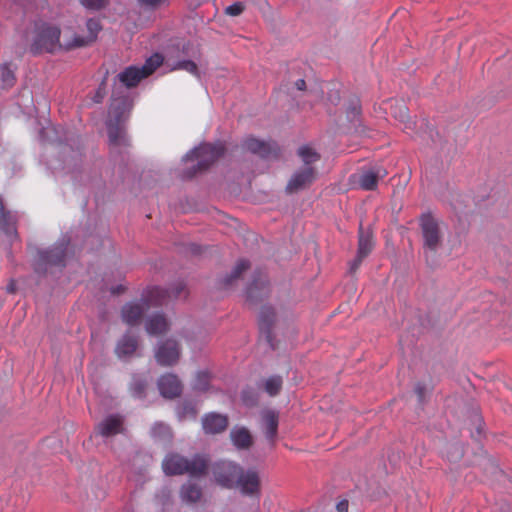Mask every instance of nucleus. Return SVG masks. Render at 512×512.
<instances>
[{
	"instance_id": "obj_1",
	"label": "nucleus",
	"mask_w": 512,
	"mask_h": 512,
	"mask_svg": "<svg viewBox=\"0 0 512 512\" xmlns=\"http://www.w3.org/2000/svg\"><path fill=\"white\" fill-rule=\"evenodd\" d=\"M216 481L223 487H238L242 493L253 495L258 493L260 480L254 470L243 471L233 462L223 461L216 465L214 470Z\"/></svg>"
},
{
	"instance_id": "obj_2",
	"label": "nucleus",
	"mask_w": 512,
	"mask_h": 512,
	"mask_svg": "<svg viewBox=\"0 0 512 512\" xmlns=\"http://www.w3.org/2000/svg\"><path fill=\"white\" fill-rule=\"evenodd\" d=\"M131 108V104L127 99H113L108 121L109 141L113 145H121L126 143V135L121 122L125 120L127 113Z\"/></svg>"
},
{
	"instance_id": "obj_3",
	"label": "nucleus",
	"mask_w": 512,
	"mask_h": 512,
	"mask_svg": "<svg viewBox=\"0 0 512 512\" xmlns=\"http://www.w3.org/2000/svg\"><path fill=\"white\" fill-rule=\"evenodd\" d=\"M167 475H178L188 473L191 476H198L205 472L207 460L204 457L196 456L191 461L176 454L168 455L162 464Z\"/></svg>"
},
{
	"instance_id": "obj_4",
	"label": "nucleus",
	"mask_w": 512,
	"mask_h": 512,
	"mask_svg": "<svg viewBox=\"0 0 512 512\" xmlns=\"http://www.w3.org/2000/svg\"><path fill=\"white\" fill-rule=\"evenodd\" d=\"M423 248L426 257L443 249L444 226L431 216L421 219Z\"/></svg>"
},
{
	"instance_id": "obj_5",
	"label": "nucleus",
	"mask_w": 512,
	"mask_h": 512,
	"mask_svg": "<svg viewBox=\"0 0 512 512\" xmlns=\"http://www.w3.org/2000/svg\"><path fill=\"white\" fill-rule=\"evenodd\" d=\"M60 34V30L57 27L46 24L42 25L37 30L32 49L35 52H55L60 48L68 49L65 43L72 42V40H66L64 38L61 42Z\"/></svg>"
},
{
	"instance_id": "obj_6",
	"label": "nucleus",
	"mask_w": 512,
	"mask_h": 512,
	"mask_svg": "<svg viewBox=\"0 0 512 512\" xmlns=\"http://www.w3.org/2000/svg\"><path fill=\"white\" fill-rule=\"evenodd\" d=\"M162 62L163 57L156 53L147 59L141 68L136 66L126 68L118 75V79L126 87L136 86L143 78L152 74L155 69L162 64Z\"/></svg>"
},
{
	"instance_id": "obj_7",
	"label": "nucleus",
	"mask_w": 512,
	"mask_h": 512,
	"mask_svg": "<svg viewBox=\"0 0 512 512\" xmlns=\"http://www.w3.org/2000/svg\"><path fill=\"white\" fill-rule=\"evenodd\" d=\"M223 150L222 144H202L187 153L183 161L186 163L191 162L192 168L195 171L205 169L223 153Z\"/></svg>"
},
{
	"instance_id": "obj_8",
	"label": "nucleus",
	"mask_w": 512,
	"mask_h": 512,
	"mask_svg": "<svg viewBox=\"0 0 512 512\" xmlns=\"http://www.w3.org/2000/svg\"><path fill=\"white\" fill-rule=\"evenodd\" d=\"M387 175L386 169L381 166L372 167L352 176L353 184L363 190H374L378 181Z\"/></svg>"
},
{
	"instance_id": "obj_9",
	"label": "nucleus",
	"mask_w": 512,
	"mask_h": 512,
	"mask_svg": "<svg viewBox=\"0 0 512 512\" xmlns=\"http://www.w3.org/2000/svg\"><path fill=\"white\" fill-rule=\"evenodd\" d=\"M102 26L100 22L96 19H89L86 22V30L85 34H79L74 37L72 42L65 43L67 48H77L82 46H87L93 43L98 36V33L101 31Z\"/></svg>"
},
{
	"instance_id": "obj_10",
	"label": "nucleus",
	"mask_w": 512,
	"mask_h": 512,
	"mask_svg": "<svg viewBox=\"0 0 512 512\" xmlns=\"http://www.w3.org/2000/svg\"><path fill=\"white\" fill-rule=\"evenodd\" d=\"M179 355L177 343L169 339L158 347L155 357L160 365L170 366L178 361Z\"/></svg>"
},
{
	"instance_id": "obj_11",
	"label": "nucleus",
	"mask_w": 512,
	"mask_h": 512,
	"mask_svg": "<svg viewBox=\"0 0 512 512\" xmlns=\"http://www.w3.org/2000/svg\"><path fill=\"white\" fill-rule=\"evenodd\" d=\"M316 178L315 170L312 166L303 167L295 172L287 184L289 192L299 191L310 185Z\"/></svg>"
},
{
	"instance_id": "obj_12",
	"label": "nucleus",
	"mask_w": 512,
	"mask_h": 512,
	"mask_svg": "<svg viewBox=\"0 0 512 512\" xmlns=\"http://www.w3.org/2000/svg\"><path fill=\"white\" fill-rule=\"evenodd\" d=\"M227 426V417L219 413H209L202 418V427L207 434L221 433Z\"/></svg>"
},
{
	"instance_id": "obj_13",
	"label": "nucleus",
	"mask_w": 512,
	"mask_h": 512,
	"mask_svg": "<svg viewBox=\"0 0 512 512\" xmlns=\"http://www.w3.org/2000/svg\"><path fill=\"white\" fill-rule=\"evenodd\" d=\"M160 394L165 398H174L180 395L182 386L178 378L173 374H166L158 380Z\"/></svg>"
},
{
	"instance_id": "obj_14",
	"label": "nucleus",
	"mask_w": 512,
	"mask_h": 512,
	"mask_svg": "<svg viewBox=\"0 0 512 512\" xmlns=\"http://www.w3.org/2000/svg\"><path fill=\"white\" fill-rule=\"evenodd\" d=\"M373 248V241L370 232L360 231L358 252L356 258L350 264V271H355L362 260L371 252Z\"/></svg>"
},
{
	"instance_id": "obj_15",
	"label": "nucleus",
	"mask_w": 512,
	"mask_h": 512,
	"mask_svg": "<svg viewBox=\"0 0 512 512\" xmlns=\"http://www.w3.org/2000/svg\"><path fill=\"white\" fill-rule=\"evenodd\" d=\"M97 429L104 437L116 435L123 431V420L120 416H108L98 424Z\"/></svg>"
},
{
	"instance_id": "obj_16",
	"label": "nucleus",
	"mask_w": 512,
	"mask_h": 512,
	"mask_svg": "<svg viewBox=\"0 0 512 512\" xmlns=\"http://www.w3.org/2000/svg\"><path fill=\"white\" fill-rule=\"evenodd\" d=\"M146 308L145 301L125 305L122 309L123 320L130 325L137 323Z\"/></svg>"
},
{
	"instance_id": "obj_17",
	"label": "nucleus",
	"mask_w": 512,
	"mask_h": 512,
	"mask_svg": "<svg viewBox=\"0 0 512 512\" xmlns=\"http://www.w3.org/2000/svg\"><path fill=\"white\" fill-rule=\"evenodd\" d=\"M230 438L237 449H247L252 445V436L244 427H234L230 432Z\"/></svg>"
},
{
	"instance_id": "obj_18",
	"label": "nucleus",
	"mask_w": 512,
	"mask_h": 512,
	"mask_svg": "<svg viewBox=\"0 0 512 512\" xmlns=\"http://www.w3.org/2000/svg\"><path fill=\"white\" fill-rule=\"evenodd\" d=\"M169 327L167 319L161 314L150 316L145 324L146 331L149 335H159L164 333Z\"/></svg>"
},
{
	"instance_id": "obj_19",
	"label": "nucleus",
	"mask_w": 512,
	"mask_h": 512,
	"mask_svg": "<svg viewBox=\"0 0 512 512\" xmlns=\"http://www.w3.org/2000/svg\"><path fill=\"white\" fill-rule=\"evenodd\" d=\"M262 422L266 437L273 440L277 433L278 415L274 411H265L262 415Z\"/></svg>"
},
{
	"instance_id": "obj_20",
	"label": "nucleus",
	"mask_w": 512,
	"mask_h": 512,
	"mask_svg": "<svg viewBox=\"0 0 512 512\" xmlns=\"http://www.w3.org/2000/svg\"><path fill=\"white\" fill-rule=\"evenodd\" d=\"M137 348V340L129 335L124 336L116 347L118 357L123 358L132 355Z\"/></svg>"
},
{
	"instance_id": "obj_21",
	"label": "nucleus",
	"mask_w": 512,
	"mask_h": 512,
	"mask_svg": "<svg viewBox=\"0 0 512 512\" xmlns=\"http://www.w3.org/2000/svg\"><path fill=\"white\" fill-rule=\"evenodd\" d=\"M391 107V113L395 119H398L400 122L405 123L404 130L412 129V126L414 125L413 122L407 121L408 120V109L402 102H396L395 105H390Z\"/></svg>"
},
{
	"instance_id": "obj_22",
	"label": "nucleus",
	"mask_w": 512,
	"mask_h": 512,
	"mask_svg": "<svg viewBox=\"0 0 512 512\" xmlns=\"http://www.w3.org/2000/svg\"><path fill=\"white\" fill-rule=\"evenodd\" d=\"M64 252L60 248L42 251L39 253V262L43 264H60L63 260Z\"/></svg>"
},
{
	"instance_id": "obj_23",
	"label": "nucleus",
	"mask_w": 512,
	"mask_h": 512,
	"mask_svg": "<svg viewBox=\"0 0 512 512\" xmlns=\"http://www.w3.org/2000/svg\"><path fill=\"white\" fill-rule=\"evenodd\" d=\"M244 147L251 151L252 153L260 154L261 156H266L270 151V147L267 143L260 141L255 138H248L244 142Z\"/></svg>"
},
{
	"instance_id": "obj_24",
	"label": "nucleus",
	"mask_w": 512,
	"mask_h": 512,
	"mask_svg": "<svg viewBox=\"0 0 512 512\" xmlns=\"http://www.w3.org/2000/svg\"><path fill=\"white\" fill-rule=\"evenodd\" d=\"M298 154L304 163V167L311 166L319 160V154L309 146L299 148Z\"/></svg>"
},
{
	"instance_id": "obj_25",
	"label": "nucleus",
	"mask_w": 512,
	"mask_h": 512,
	"mask_svg": "<svg viewBox=\"0 0 512 512\" xmlns=\"http://www.w3.org/2000/svg\"><path fill=\"white\" fill-rule=\"evenodd\" d=\"M200 496L201 491L197 486L193 484H187L182 487L181 497L183 501L196 502L200 499Z\"/></svg>"
},
{
	"instance_id": "obj_26",
	"label": "nucleus",
	"mask_w": 512,
	"mask_h": 512,
	"mask_svg": "<svg viewBox=\"0 0 512 512\" xmlns=\"http://www.w3.org/2000/svg\"><path fill=\"white\" fill-rule=\"evenodd\" d=\"M281 386L282 379L280 377L273 376L265 381L264 389L269 395L274 396L280 391Z\"/></svg>"
},
{
	"instance_id": "obj_27",
	"label": "nucleus",
	"mask_w": 512,
	"mask_h": 512,
	"mask_svg": "<svg viewBox=\"0 0 512 512\" xmlns=\"http://www.w3.org/2000/svg\"><path fill=\"white\" fill-rule=\"evenodd\" d=\"M152 435L155 438H170V428L164 423H155L152 427Z\"/></svg>"
},
{
	"instance_id": "obj_28",
	"label": "nucleus",
	"mask_w": 512,
	"mask_h": 512,
	"mask_svg": "<svg viewBox=\"0 0 512 512\" xmlns=\"http://www.w3.org/2000/svg\"><path fill=\"white\" fill-rule=\"evenodd\" d=\"M149 294V301L157 305L164 300L167 292L159 287H154L149 291Z\"/></svg>"
},
{
	"instance_id": "obj_29",
	"label": "nucleus",
	"mask_w": 512,
	"mask_h": 512,
	"mask_svg": "<svg viewBox=\"0 0 512 512\" xmlns=\"http://www.w3.org/2000/svg\"><path fill=\"white\" fill-rule=\"evenodd\" d=\"M173 69L185 70V71L191 73L192 75L199 76L198 68H197L196 64L192 61L178 62L177 65L173 67Z\"/></svg>"
},
{
	"instance_id": "obj_30",
	"label": "nucleus",
	"mask_w": 512,
	"mask_h": 512,
	"mask_svg": "<svg viewBox=\"0 0 512 512\" xmlns=\"http://www.w3.org/2000/svg\"><path fill=\"white\" fill-rule=\"evenodd\" d=\"M178 417L184 419L187 417H195L196 410L190 405H183L178 409Z\"/></svg>"
},
{
	"instance_id": "obj_31",
	"label": "nucleus",
	"mask_w": 512,
	"mask_h": 512,
	"mask_svg": "<svg viewBox=\"0 0 512 512\" xmlns=\"http://www.w3.org/2000/svg\"><path fill=\"white\" fill-rule=\"evenodd\" d=\"M244 10V5L241 2H236L228 7H226L225 12L230 16H238Z\"/></svg>"
},
{
	"instance_id": "obj_32",
	"label": "nucleus",
	"mask_w": 512,
	"mask_h": 512,
	"mask_svg": "<svg viewBox=\"0 0 512 512\" xmlns=\"http://www.w3.org/2000/svg\"><path fill=\"white\" fill-rule=\"evenodd\" d=\"M167 2L168 0H139L141 6L151 9L161 7L165 5Z\"/></svg>"
},
{
	"instance_id": "obj_33",
	"label": "nucleus",
	"mask_w": 512,
	"mask_h": 512,
	"mask_svg": "<svg viewBox=\"0 0 512 512\" xmlns=\"http://www.w3.org/2000/svg\"><path fill=\"white\" fill-rule=\"evenodd\" d=\"M247 268H248V262L247 261H245V260L239 261L236 264V266H235V268H234V270L232 272L231 278L232 279L238 278L241 275V273L243 271H245Z\"/></svg>"
},
{
	"instance_id": "obj_34",
	"label": "nucleus",
	"mask_w": 512,
	"mask_h": 512,
	"mask_svg": "<svg viewBox=\"0 0 512 512\" xmlns=\"http://www.w3.org/2000/svg\"><path fill=\"white\" fill-rule=\"evenodd\" d=\"M81 4L90 9H99L101 8L105 0H80Z\"/></svg>"
},
{
	"instance_id": "obj_35",
	"label": "nucleus",
	"mask_w": 512,
	"mask_h": 512,
	"mask_svg": "<svg viewBox=\"0 0 512 512\" xmlns=\"http://www.w3.org/2000/svg\"><path fill=\"white\" fill-rule=\"evenodd\" d=\"M242 400L246 405H252L256 401L255 393L252 390H244L242 393Z\"/></svg>"
},
{
	"instance_id": "obj_36",
	"label": "nucleus",
	"mask_w": 512,
	"mask_h": 512,
	"mask_svg": "<svg viewBox=\"0 0 512 512\" xmlns=\"http://www.w3.org/2000/svg\"><path fill=\"white\" fill-rule=\"evenodd\" d=\"M2 79L6 85H12L13 83L14 77L12 72L8 69L7 65L2 66Z\"/></svg>"
},
{
	"instance_id": "obj_37",
	"label": "nucleus",
	"mask_w": 512,
	"mask_h": 512,
	"mask_svg": "<svg viewBox=\"0 0 512 512\" xmlns=\"http://www.w3.org/2000/svg\"><path fill=\"white\" fill-rule=\"evenodd\" d=\"M207 383H208V376H207V374L206 373H200L198 375L197 388L200 389V390H204L207 387Z\"/></svg>"
},
{
	"instance_id": "obj_38",
	"label": "nucleus",
	"mask_w": 512,
	"mask_h": 512,
	"mask_svg": "<svg viewBox=\"0 0 512 512\" xmlns=\"http://www.w3.org/2000/svg\"><path fill=\"white\" fill-rule=\"evenodd\" d=\"M336 508H337L338 512H347L348 511V501L347 500L340 501L337 504Z\"/></svg>"
},
{
	"instance_id": "obj_39",
	"label": "nucleus",
	"mask_w": 512,
	"mask_h": 512,
	"mask_svg": "<svg viewBox=\"0 0 512 512\" xmlns=\"http://www.w3.org/2000/svg\"><path fill=\"white\" fill-rule=\"evenodd\" d=\"M295 86L298 90H304L305 89V81L303 79H298L296 82H295Z\"/></svg>"
},
{
	"instance_id": "obj_40",
	"label": "nucleus",
	"mask_w": 512,
	"mask_h": 512,
	"mask_svg": "<svg viewBox=\"0 0 512 512\" xmlns=\"http://www.w3.org/2000/svg\"><path fill=\"white\" fill-rule=\"evenodd\" d=\"M415 391H416V393L418 394L419 399H422V397H423V395H424L425 388H424L423 386H421V385H418V386L416 387V390H415Z\"/></svg>"
},
{
	"instance_id": "obj_41",
	"label": "nucleus",
	"mask_w": 512,
	"mask_h": 512,
	"mask_svg": "<svg viewBox=\"0 0 512 512\" xmlns=\"http://www.w3.org/2000/svg\"><path fill=\"white\" fill-rule=\"evenodd\" d=\"M8 291L13 292V288H12V286H9V287H8Z\"/></svg>"
}]
</instances>
